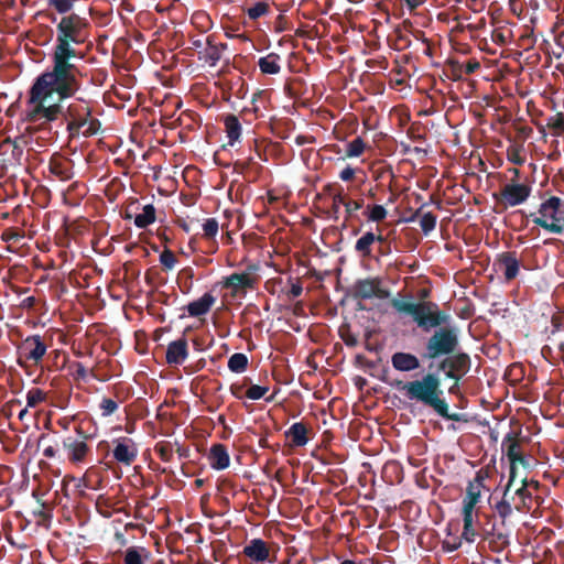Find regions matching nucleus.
<instances>
[{"label":"nucleus","instance_id":"nucleus-4","mask_svg":"<svg viewBox=\"0 0 564 564\" xmlns=\"http://www.w3.org/2000/svg\"><path fill=\"white\" fill-rule=\"evenodd\" d=\"M540 216L531 214L532 221L552 234L564 231V200L557 196H551L539 207Z\"/></svg>","mask_w":564,"mask_h":564},{"label":"nucleus","instance_id":"nucleus-55","mask_svg":"<svg viewBox=\"0 0 564 564\" xmlns=\"http://www.w3.org/2000/svg\"><path fill=\"white\" fill-rule=\"evenodd\" d=\"M70 368L74 369L72 375L75 380H86L88 377V370L82 362L75 361L72 364Z\"/></svg>","mask_w":564,"mask_h":564},{"label":"nucleus","instance_id":"nucleus-8","mask_svg":"<svg viewBox=\"0 0 564 564\" xmlns=\"http://www.w3.org/2000/svg\"><path fill=\"white\" fill-rule=\"evenodd\" d=\"M532 188L529 184L511 182L505 184L499 193H494L498 205L505 209L523 204L531 195Z\"/></svg>","mask_w":564,"mask_h":564},{"label":"nucleus","instance_id":"nucleus-46","mask_svg":"<svg viewBox=\"0 0 564 564\" xmlns=\"http://www.w3.org/2000/svg\"><path fill=\"white\" fill-rule=\"evenodd\" d=\"M510 463V470H509V478H511V481H516L517 478V465L520 464L524 468L529 467V460L525 458V456L521 453L509 460Z\"/></svg>","mask_w":564,"mask_h":564},{"label":"nucleus","instance_id":"nucleus-62","mask_svg":"<svg viewBox=\"0 0 564 564\" xmlns=\"http://www.w3.org/2000/svg\"><path fill=\"white\" fill-rule=\"evenodd\" d=\"M197 223L196 219L192 218L189 220H186V219H178L177 220V225L180 228H182L185 232H191L192 230V226Z\"/></svg>","mask_w":564,"mask_h":564},{"label":"nucleus","instance_id":"nucleus-37","mask_svg":"<svg viewBox=\"0 0 564 564\" xmlns=\"http://www.w3.org/2000/svg\"><path fill=\"white\" fill-rule=\"evenodd\" d=\"M546 127L552 130L553 135H561L564 132V115L556 113L547 118Z\"/></svg>","mask_w":564,"mask_h":564},{"label":"nucleus","instance_id":"nucleus-50","mask_svg":"<svg viewBox=\"0 0 564 564\" xmlns=\"http://www.w3.org/2000/svg\"><path fill=\"white\" fill-rule=\"evenodd\" d=\"M339 336L343 339V341L348 347H356L358 345V337L357 335L352 334L349 329V326H341L339 328Z\"/></svg>","mask_w":564,"mask_h":564},{"label":"nucleus","instance_id":"nucleus-17","mask_svg":"<svg viewBox=\"0 0 564 564\" xmlns=\"http://www.w3.org/2000/svg\"><path fill=\"white\" fill-rule=\"evenodd\" d=\"M188 357V343L182 336L167 345L165 360L169 365H182Z\"/></svg>","mask_w":564,"mask_h":564},{"label":"nucleus","instance_id":"nucleus-54","mask_svg":"<svg viewBox=\"0 0 564 564\" xmlns=\"http://www.w3.org/2000/svg\"><path fill=\"white\" fill-rule=\"evenodd\" d=\"M357 173H362V171L360 169L347 165L340 171L339 178L343 182H350L356 177Z\"/></svg>","mask_w":564,"mask_h":564},{"label":"nucleus","instance_id":"nucleus-57","mask_svg":"<svg viewBox=\"0 0 564 564\" xmlns=\"http://www.w3.org/2000/svg\"><path fill=\"white\" fill-rule=\"evenodd\" d=\"M345 204H347V199H346V196L343 194V188H341L340 192L333 195L332 210L335 214V218H337V214L339 212L340 205H343L345 207Z\"/></svg>","mask_w":564,"mask_h":564},{"label":"nucleus","instance_id":"nucleus-36","mask_svg":"<svg viewBox=\"0 0 564 564\" xmlns=\"http://www.w3.org/2000/svg\"><path fill=\"white\" fill-rule=\"evenodd\" d=\"M523 153V145L511 144L507 149V159L516 165H522L525 162Z\"/></svg>","mask_w":564,"mask_h":564},{"label":"nucleus","instance_id":"nucleus-9","mask_svg":"<svg viewBox=\"0 0 564 564\" xmlns=\"http://www.w3.org/2000/svg\"><path fill=\"white\" fill-rule=\"evenodd\" d=\"M77 436H67L63 440V448L68 462L74 465L85 464L88 455L91 453L87 444L89 436L80 429H76Z\"/></svg>","mask_w":564,"mask_h":564},{"label":"nucleus","instance_id":"nucleus-39","mask_svg":"<svg viewBox=\"0 0 564 564\" xmlns=\"http://www.w3.org/2000/svg\"><path fill=\"white\" fill-rule=\"evenodd\" d=\"M76 0H46L47 6L53 8L57 13L67 15L75 4Z\"/></svg>","mask_w":564,"mask_h":564},{"label":"nucleus","instance_id":"nucleus-38","mask_svg":"<svg viewBox=\"0 0 564 564\" xmlns=\"http://www.w3.org/2000/svg\"><path fill=\"white\" fill-rule=\"evenodd\" d=\"M83 481L86 488L93 490H98L101 485V479L98 476L97 469H95L94 467L87 469V471L84 475Z\"/></svg>","mask_w":564,"mask_h":564},{"label":"nucleus","instance_id":"nucleus-18","mask_svg":"<svg viewBox=\"0 0 564 564\" xmlns=\"http://www.w3.org/2000/svg\"><path fill=\"white\" fill-rule=\"evenodd\" d=\"M391 365L397 371L411 372L421 367V361L414 354L397 351L391 356Z\"/></svg>","mask_w":564,"mask_h":564},{"label":"nucleus","instance_id":"nucleus-31","mask_svg":"<svg viewBox=\"0 0 564 564\" xmlns=\"http://www.w3.org/2000/svg\"><path fill=\"white\" fill-rule=\"evenodd\" d=\"M248 357L242 352H235L228 359V369L235 373L245 372L248 368Z\"/></svg>","mask_w":564,"mask_h":564},{"label":"nucleus","instance_id":"nucleus-52","mask_svg":"<svg viewBox=\"0 0 564 564\" xmlns=\"http://www.w3.org/2000/svg\"><path fill=\"white\" fill-rule=\"evenodd\" d=\"M364 206V199H347V204H345V213L346 219H349L354 216L355 212L359 210Z\"/></svg>","mask_w":564,"mask_h":564},{"label":"nucleus","instance_id":"nucleus-34","mask_svg":"<svg viewBox=\"0 0 564 564\" xmlns=\"http://www.w3.org/2000/svg\"><path fill=\"white\" fill-rule=\"evenodd\" d=\"M365 215L367 216L368 220L380 223L387 218L388 210L383 205H368Z\"/></svg>","mask_w":564,"mask_h":564},{"label":"nucleus","instance_id":"nucleus-64","mask_svg":"<svg viewBox=\"0 0 564 564\" xmlns=\"http://www.w3.org/2000/svg\"><path fill=\"white\" fill-rule=\"evenodd\" d=\"M35 304H36V299L34 296H28L24 300H22V302L20 303V306L22 308L31 310L35 306Z\"/></svg>","mask_w":564,"mask_h":564},{"label":"nucleus","instance_id":"nucleus-41","mask_svg":"<svg viewBox=\"0 0 564 564\" xmlns=\"http://www.w3.org/2000/svg\"><path fill=\"white\" fill-rule=\"evenodd\" d=\"M437 221L436 215L431 212L424 213L420 219V227L424 235H429L435 229Z\"/></svg>","mask_w":564,"mask_h":564},{"label":"nucleus","instance_id":"nucleus-12","mask_svg":"<svg viewBox=\"0 0 564 564\" xmlns=\"http://www.w3.org/2000/svg\"><path fill=\"white\" fill-rule=\"evenodd\" d=\"M112 456L117 463L130 466L138 457L137 444L129 437L116 438L113 440Z\"/></svg>","mask_w":564,"mask_h":564},{"label":"nucleus","instance_id":"nucleus-23","mask_svg":"<svg viewBox=\"0 0 564 564\" xmlns=\"http://www.w3.org/2000/svg\"><path fill=\"white\" fill-rule=\"evenodd\" d=\"M216 302L212 293H205L202 297L186 305V311L192 317L206 315Z\"/></svg>","mask_w":564,"mask_h":564},{"label":"nucleus","instance_id":"nucleus-22","mask_svg":"<svg viewBox=\"0 0 564 564\" xmlns=\"http://www.w3.org/2000/svg\"><path fill=\"white\" fill-rule=\"evenodd\" d=\"M308 427L303 422L293 423L285 431V437L290 440L291 447H303L308 443Z\"/></svg>","mask_w":564,"mask_h":564},{"label":"nucleus","instance_id":"nucleus-11","mask_svg":"<svg viewBox=\"0 0 564 564\" xmlns=\"http://www.w3.org/2000/svg\"><path fill=\"white\" fill-rule=\"evenodd\" d=\"M351 295L355 300H369L372 297L387 299L389 291L382 289L380 278L359 279L351 289Z\"/></svg>","mask_w":564,"mask_h":564},{"label":"nucleus","instance_id":"nucleus-5","mask_svg":"<svg viewBox=\"0 0 564 564\" xmlns=\"http://www.w3.org/2000/svg\"><path fill=\"white\" fill-rule=\"evenodd\" d=\"M480 527L481 540L488 543L490 551L500 553L510 544L511 529L503 521H498L495 514H488Z\"/></svg>","mask_w":564,"mask_h":564},{"label":"nucleus","instance_id":"nucleus-13","mask_svg":"<svg viewBox=\"0 0 564 564\" xmlns=\"http://www.w3.org/2000/svg\"><path fill=\"white\" fill-rule=\"evenodd\" d=\"M20 359L23 357L34 365H37L46 352V345L40 335L26 337L19 347Z\"/></svg>","mask_w":564,"mask_h":564},{"label":"nucleus","instance_id":"nucleus-61","mask_svg":"<svg viewBox=\"0 0 564 564\" xmlns=\"http://www.w3.org/2000/svg\"><path fill=\"white\" fill-rule=\"evenodd\" d=\"M231 394L237 399H242L245 397V384L234 383L230 386Z\"/></svg>","mask_w":564,"mask_h":564},{"label":"nucleus","instance_id":"nucleus-53","mask_svg":"<svg viewBox=\"0 0 564 564\" xmlns=\"http://www.w3.org/2000/svg\"><path fill=\"white\" fill-rule=\"evenodd\" d=\"M100 409L102 416H109L118 410V403L112 399L105 398L100 403Z\"/></svg>","mask_w":564,"mask_h":564},{"label":"nucleus","instance_id":"nucleus-28","mask_svg":"<svg viewBox=\"0 0 564 564\" xmlns=\"http://www.w3.org/2000/svg\"><path fill=\"white\" fill-rule=\"evenodd\" d=\"M261 73L275 75L281 70L280 55L276 53H270L267 56L260 57L258 62Z\"/></svg>","mask_w":564,"mask_h":564},{"label":"nucleus","instance_id":"nucleus-40","mask_svg":"<svg viewBox=\"0 0 564 564\" xmlns=\"http://www.w3.org/2000/svg\"><path fill=\"white\" fill-rule=\"evenodd\" d=\"M270 11V6L267 2L259 1L254 3L252 7L247 9V15L250 20H258L259 18L268 14Z\"/></svg>","mask_w":564,"mask_h":564},{"label":"nucleus","instance_id":"nucleus-10","mask_svg":"<svg viewBox=\"0 0 564 564\" xmlns=\"http://www.w3.org/2000/svg\"><path fill=\"white\" fill-rule=\"evenodd\" d=\"M485 477L478 471L473 480L468 482L466 495L463 499V522H466V534H471V513L477 511L475 508L480 500L481 489L484 488Z\"/></svg>","mask_w":564,"mask_h":564},{"label":"nucleus","instance_id":"nucleus-29","mask_svg":"<svg viewBox=\"0 0 564 564\" xmlns=\"http://www.w3.org/2000/svg\"><path fill=\"white\" fill-rule=\"evenodd\" d=\"M514 495L518 497V503H514V509L520 512L530 511L532 508L533 494L529 488H525V484L517 488Z\"/></svg>","mask_w":564,"mask_h":564},{"label":"nucleus","instance_id":"nucleus-43","mask_svg":"<svg viewBox=\"0 0 564 564\" xmlns=\"http://www.w3.org/2000/svg\"><path fill=\"white\" fill-rule=\"evenodd\" d=\"M512 36V31L507 28H496L491 32V40L498 45H506Z\"/></svg>","mask_w":564,"mask_h":564},{"label":"nucleus","instance_id":"nucleus-3","mask_svg":"<svg viewBox=\"0 0 564 564\" xmlns=\"http://www.w3.org/2000/svg\"><path fill=\"white\" fill-rule=\"evenodd\" d=\"M392 386L401 391L409 400L432 409L437 415L445 420L467 422L465 414L449 412L448 403L441 388V379L436 373L427 372L422 376L421 379L406 382L398 380L392 383Z\"/></svg>","mask_w":564,"mask_h":564},{"label":"nucleus","instance_id":"nucleus-63","mask_svg":"<svg viewBox=\"0 0 564 564\" xmlns=\"http://www.w3.org/2000/svg\"><path fill=\"white\" fill-rule=\"evenodd\" d=\"M252 159H249L248 161H237L234 164V170L239 173H243L248 167Z\"/></svg>","mask_w":564,"mask_h":564},{"label":"nucleus","instance_id":"nucleus-47","mask_svg":"<svg viewBox=\"0 0 564 564\" xmlns=\"http://www.w3.org/2000/svg\"><path fill=\"white\" fill-rule=\"evenodd\" d=\"M218 221L216 218H207L203 224L204 237L206 239H214L218 234Z\"/></svg>","mask_w":564,"mask_h":564},{"label":"nucleus","instance_id":"nucleus-51","mask_svg":"<svg viewBox=\"0 0 564 564\" xmlns=\"http://www.w3.org/2000/svg\"><path fill=\"white\" fill-rule=\"evenodd\" d=\"M160 262L165 270H172L176 263V257L170 249H164L160 254Z\"/></svg>","mask_w":564,"mask_h":564},{"label":"nucleus","instance_id":"nucleus-44","mask_svg":"<svg viewBox=\"0 0 564 564\" xmlns=\"http://www.w3.org/2000/svg\"><path fill=\"white\" fill-rule=\"evenodd\" d=\"M46 393L39 389V388H32L26 393V406L35 408L41 402L45 401Z\"/></svg>","mask_w":564,"mask_h":564},{"label":"nucleus","instance_id":"nucleus-59","mask_svg":"<svg viewBox=\"0 0 564 564\" xmlns=\"http://www.w3.org/2000/svg\"><path fill=\"white\" fill-rule=\"evenodd\" d=\"M139 209V203L135 200V202H132L130 205L127 206V208L124 209L123 214H122V218L124 220H130L132 219L134 216H135V212Z\"/></svg>","mask_w":564,"mask_h":564},{"label":"nucleus","instance_id":"nucleus-24","mask_svg":"<svg viewBox=\"0 0 564 564\" xmlns=\"http://www.w3.org/2000/svg\"><path fill=\"white\" fill-rule=\"evenodd\" d=\"M151 552L144 546H129L123 552V564H147Z\"/></svg>","mask_w":564,"mask_h":564},{"label":"nucleus","instance_id":"nucleus-6","mask_svg":"<svg viewBox=\"0 0 564 564\" xmlns=\"http://www.w3.org/2000/svg\"><path fill=\"white\" fill-rule=\"evenodd\" d=\"M89 25L86 18H82L77 13L63 15L56 25V42L83 44L85 42L84 31Z\"/></svg>","mask_w":564,"mask_h":564},{"label":"nucleus","instance_id":"nucleus-48","mask_svg":"<svg viewBox=\"0 0 564 564\" xmlns=\"http://www.w3.org/2000/svg\"><path fill=\"white\" fill-rule=\"evenodd\" d=\"M268 391L269 387L267 386L252 384L248 390H246L245 397L250 400H259L263 398Z\"/></svg>","mask_w":564,"mask_h":564},{"label":"nucleus","instance_id":"nucleus-49","mask_svg":"<svg viewBox=\"0 0 564 564\" xmlns=\"http://www.w3.org/2000/svg\"><path fill=\"white\" fill-rule=\"evenodd\" d=\"M1 238L6 242H18L24 238V232L18 228L10 227L2 232Z\"/></svg>","mask_w":564,"mask_h":564},{"label":"nucleus","instance_id":"nucleus-35","mask_svg":"<svg viewBox=\"0 0 564 564\" xmlns=\"http://www.w3.org/2000/svg\"><path fill=\"white\" fill-rule=\"evenodd\" d=\"M365 149V141L360 137H357L347 143L346 158H358L364 153Z\"/></svg>","mask_w":564,"mask_h":564},{"label":"nucleus","instance_id":"nucleus-60","mask_svg":"<svg viewBox=\"0 0 564 564\" xmlns=\"http://www.w3.org/2000/svg\"><path fill=\"white\" fill-rule=\"evenodd\" d=\"M302 292H303L302 283L300 280H297L296 282L292 283V285L288 292V296L290 299H296L302 294Z\"/></svg>","mask_w":564,"mask_h":564},{"label":"nucleus","instance_id":"nucleus-15","mask_svg":"<svg viewBox=\"0 0 564 564\" xmlns=\"http://www.w3.org/2000/svg\"><path fill=\"white\" fill-rule=\"evenodd\" d=\"M257 285V278L251 276L250 273H232L225 278L223 286L231 290V295L236 296L241 291L254 290Z\"/></svg>","mask_w":564,"mask_h":564},{"label":"nucleus","instance_id":"nucleus-30","mask_svg":"<svg viewBox=\"0 0 564 564\" xmlns=\"http://www.w3.org/2000/svg\"><path fill=\"white\" fill-rule=\"evenodd\" d=\"M156 210L152 204H148L142 207V213L135 214L134 225L140 229H144L152 225L156 219Z\"/></svg>","mask_w":564,"mask_h":564},{"label":"nucleus","instance_id":"nucleus-26","mask_svg":"<svg viewBox=\"0 0 564 564\" xmlns=\"http://www.w3.org/2000/svg\"><path fill=\"white\" fill-rule=\"evenodd\" d=\"M519 434L520 432L516 433L511 431L506 434L501 442V449L506 453L509 460L521 454L520 442L518 440Z\"/></svg>","mask_w":564,"mask_h":564},{"label":"nucleus","instance_id":"nucleus-27","mask_svg":"<svg viewBox=\"0 0 564 564\" xmlns=\"http://www.w3.org/2000/svg\"><path fill=\"white\" fill-rule=\"evenodd\" d=\"M224 124L228 138V144L234 145L241 135V124L235 115H227L224 118Z\"/></svg>","mask_w":564,"mask_h":564},{"label":"nucleus","instance_id":"nucleus-14","mask_svg":"<svg viewBox=\"0 0 564 564\" xmlns=\"http://www.w3.org/2000/svg\"><path fill=\"white\" fill-rule=\"evenodd\" d=\"M242 554L254 564L272 562L268 542L259 538L250 540L243 546Z\"/></svg>","mask_w":564,"mask_h":564},{"label":"nucleus","instance_id":"nucleus-16","mask_svg":"<svg viewBox=\"0 0 564 564\" xmlns=\"http://www.w3.org/2000/svg\"><path fill=\"white\" fill-rule=\"evenodd\" d=\"M227 48V43H216L214 35H208L205 40L204 50L198 52V59L203 61L210 67L217 65L220 61L223 52Z\"/></svg>","mask_w":564,"mask_h":564},{"label":"nucleus","instance_id":"nucleus-19","mask_svg":"<svg viewBox=\"0 0 564 564\" xmlns=\"http://www.w3.org/2000/svg\"><path fill=\"white\" fill-rule=\"evenodd\" d=\"M499 270L503 272L506 281H511L517 278L520 270V261L514 251L501 253L497 259Z\"/></svg>","mask_w":564,"mask_h":564},{"label":"nucleus","instance_id":"nucleus-33","mask_svg":"<svg viewBox=\"0 0 564 564\" xmlns=\"http://www.w3.org/2000/svg\"><path fill=\"white\" fill-rule=\"evenodd\" d=\"M50 171L59 177L62 181H68L73 176L72 169L61 161H52L50 163Z\"/></svg>","mask_w":564,"mask_h":564},{"label":"nucleus","instance_id":"nucleus-25","mask_svg":"<svg viewBox=\"0 0 564 564\" xmlns=\"http://www.w3.org/2000/svg\"><path fill=\"white\" fill-rule=\"evenodd\" d=\"M485 518H488V513L486 512L475 511L474 513H471V534H466V522H464L462 539H464L468 543H474L478 538L481 539L479 529L480 527H482Z\"/></svg>","mask_w":564,"mask_h":564},{"label":"nucleus","instance_id":"nucleus-21","mask_svg":"<svg viewBox=\"0 0 564 564\" xmlns=\"http://www.w3.org/2000/svg\"><path fill=\"white\" fill-rule=\"evenodd\" d=\"M209 465L216 470L226 469L230 464L227 447L224 444H214L208 455Z\"/></svg>","mask_w":564,"mask_h":564},{"label":"nucleus","instance_id":"nucleus-20","mask_svg":"<svg viewBox=\"0 0 564 564\" xmlns=\"http://www.w3.org/2000/svg\"><path fill=\"white\" fill-rule=\"evenodd\" d=\"M383 242L384 238L381 234L376 235L372 231L365 232L355 243V251L364 259L372 257V246L375 242Z\"/></svg>","mask_w":564,"mask_h":564},{"label":"nucleus","instance_id":"nucleus-32","mask_svg":"<svg viewBox=\"0 0 564 564\" xmlns=\"http://www.w3.org/2000/svg\"><path fill=\"white\" fill-rule=\"evenodd\" d=\"M513 512V508L507 500H500L494 506V512L498 518V521H503V523L508 524L507 521L511 517Z\"/></svg>","mask_w":564,"mask_h":564},{"label":"nucleus","instance_id":"nucleus-2","mask_svg":"<svg viewBox=\"0 0 564 564\" xmlns=\"http://www.w3.org/2000/svg\"><path fill=\"white\" fill-rule=\"evenodd\" d=\"M390 304L398 313L410 315L422 330L435 329L426 339L424 358L435 360L457 350L459 330L455 326H447L451 315L442 311L435 302L422 301L414 303L392 299Z\"/></svg>","mask_w":564,"mask_h":564},{"label":"nucleus","instance_id":"nucleus-7","mask_svg":"<svg viewBox=\"0 0 564 564\" xmlns=\"http://www.w3.org/2000/svg\"><path fill=\"white\" fill-rule=\"evenodd\" d=\"M471 360L468 354L464 351L453 352L445 356L437 364V371H443L445 378L454 380V386L449 389L452 392L454 387L458 386L459 380L469 372Z\"/></svg>","mask_w":564,"mask_h":564},{"label":"nucleus","instance_id":"nucleus-56","mask_svg":"<svg viewBox=\"0 0 564 564\" xmlns=\"http://www.w3.org/2000/svg\"><path fill=\"white\" fill-rule=\"evenodd\" d=\"M514 481H511V478L508 479V482L505 487V490H503V494H502V498L501 500H507L510 502V505L514 506V503H518V497L517 495H514V491L512 492L511 491V488L513 486Z\"/></svg>","mask_w":564,"mask_h":564},{"label":"nucleus","instance_id":"nucleus-45","mask_svg":"<svg viewBox=\"0 0 564 564\" xmlns=\"http://www.w3.org/2000/svg\"><path fill=\"white\" fill-rule=\"evenodd\" d=\"M448 66V73H446V76L458 82L463 79L464 70H463V64H460L456 59H448L447 61Z\"/></svg>","mask_w":564,"mask_h":564},{"label":"nucleus","instance_id":"nucleus-1","mask_svg":"<svg viewBox=\"0 0 564 564\" xmlns=\"http://www.w3.org/2000/svg\"><path fill=\"white\" fill-rule=\"evenodd\" d=\"M74 43L55 44L51 54L52 65L39 75L28 93L23 121L37 123L46 129L62 120L69 139L96 135L101 127L93 116L94 100L85 96L91 84L89 70L83 61L85 54Z\"/></svg>","mask_w":564,"mask_h":564},{"label":"nucleus","instance_id":"nucleus-42","mask_svg":"<svg viewBox=\"0 0 564 564\" xmlns=\"http://www.w3.org/2000/svg\"><path fill=\"white\" fill-rule=\"evenodd\" d=\"M154 451L163 462H171L173 458V446L170 442L162 441L156 443Z\"/></svg>","mask_w":564,"mask_h":564},{"label":"nucleus","instance_id":"nucleus-58","mask_svg":"<svg viewBox=\"0 0 564 564\" xmlns=\"http://www.w3.org/2000/svg\"><path fill=\"white\" fill-rule=\"evenodd\" d=\"M479 68H480V63L475 58H471V59L467 61L466 64H463L464 74H467V75L474 74Z\"/></svg>","mask_w":564,"mask_h":564}]
</instances>
